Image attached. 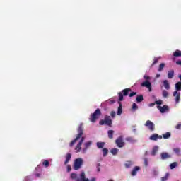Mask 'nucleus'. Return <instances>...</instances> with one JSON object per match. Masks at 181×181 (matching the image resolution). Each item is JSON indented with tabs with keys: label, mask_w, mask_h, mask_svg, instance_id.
Masks as SVG:
<instances>
[{
	"label": "nucleus",
	"mask_w": 181,
	"mask_h": 181,
	"mask_svg": "<svg viewBox=\"0 0 181 181\" xmlns=\"http://www.w3.org/2000/svg\"><path fill=\"white\" fill-rule=\"evenodd\" d=\"M42 165L43 166H45V168H49V165H50V163L49 162V160H44L42 162Z\"/></svg>",
	"instance_id": "32"
},
{
	"label": "nucleus",
	"mask_w": 181,
	"mask_h": 181,
	"mask_svg": "<svg viewBox=\"0 0 181 181\" xmlns=\"http://www.w3.org/2000/svg\"><path fill=\"white\" fill-rule=\"evenodd\" d=\"M175 90L177 93H180L181 91V82H177V83H175Z\"/></svg>",
	"instance_id": "18"
},
{
	"label": "nucleus",
	"mask_w": 181,
	"mask_h": 181,
	"mask_svg": "<svg viewBox=\"0 0 181 181\" xmlns=\"http://www.w3.org/2000/svg\"><path fill=\"white\" fill-rule=\"evenodd\" d=\"M100 125H107V127H111L112 125V120L111 119V117L105 116L104 120H100L99 122Z\"/></svg>",
	"instance_id": "7"
},
{
	"label": "nucleus",
	"mask_w": 181,
	"mask_h": 181,
	"mask_svg": "<svg viewBox=\"0 0 181 181\" xmlns=\"http://www.w3.org/2000/svg\"><path fill=\"white\" fill-rule=\"evenodd\" d=\"M107 135H108V138H110V139H112V138H114V130H109L107 132Z\"/></svg>",
	"instance_id": "25"
},
{
	"label": "nucleus",
	"mask_w": 181,
	"mask_h": 181,
	"mask_svg": "<svg viewBox=\"0 0 181 181\" xmlns=\"http://www.w3.org/2000/svg\"><path fill=\"white\" fill-rule=\"evenodd\" d=\"M139 170H141V168H140L139 166H135V167L132 169V172H131V175H132V176H136V175H137L138 172H139Z\"/></svg>",
	"instance_id": "13"
},
{
	"label": "nucleus",
	"mask_w": 181,
	"mask_h": 181,
	"mask_svg": "<svg viewBox=\"0 0 181 181\" xmlns=\"http://www.w3.org/2000/svg\"><path fill=\"white\" fill-rule=\"evenodd\" d=\"M162 100H159L155 102V104H157V105H162Z\"/></svg>",
	"instance_id": "39"
},
{
	"label": "nucleus",
	"mask_w": 181,
	"mask_h": 181,
	"mask_svg": "<svg viewBox=\"0 0 181 181\" xmlns=\"http://www.w3.org/2000/svg\"><path fill=\"white\" fill-rule=\"evenodd\" d=\"M158 110H159L161 114H165V112H169V106L163 105V107L160 105L157 106Z\"/></svg>",
	"instance_id": "10"
},
{
	"label": "nucleus",
	"mask_w": 181,
	"mask_h": 181,
	"mask_svg": "<svg viewBox=\"0 0 181 181\" xmlns=\"http://www.w3.org/2000/svg\"><path fill=\"white\" fill-rule=\"evenodd\" d=\"M162 95L164 98H168V97H169V92H168L166 90H163Z\"/></svg>",
	"instance_id": "24"
},
{
	"label": "nucleus",
	"mask_w": 181,
	"mask_h": 181,
	"mask_svg": "<svg viewBox=\"0 0 181 181\" xmlns=\"http://www.w3.org/2000/svg\"><path fill=\"white\" fill-rule=\"evenodd\" d=\"M134 95H136V92H132V93L129 95V97H134Z\"/></svg>",
	"instance_id": "44"
},
{
	"label": "nucleus",
	"mask_w": 181,
	"mask_h": 181,
	"mask_svg": "<svg viewBox=\"0 0 181 181\" xmlns=\"http://www.w3.org/2000/svg\"><path fill=\"white\" fill-rule=\"evenodd\" d=\"M35 169L36 170H39V169H40V165H37V167Z\"/></svg>",
	"instance_id": "48"
},
{
	"label": "nucleus",
	"mask_w": 181,
	"mask_h": 181,
	"mask_svg": "<svg viewBox=\"0 0 181 181\" xmlns=\"http://www.w3.org/2000/svg\"><path fill=\"white\" fill-rule=\"evenodd\" d=\"M160 59V57L156 58L154 57V61L153 62V64H151V66H154V64H156V63H158V60H159Z\"/></svg>",
	"instance_id": "37"
},
{
	"label": "nucleus",
	"mask_w": 181,
	"mask_h": 181,
	"mask_svg": "<svg viewBox=\"0 0 181 181\" xmlns=\"http://www.w3.org/2000/svg\"><path fill=\"white\" fill-rule=\"evenodd\" d=\"M173 56H175V57H179L181 56V51L179 49H177L174 53H173Z\"/></svg>",
	"instance_id": "30"
},
{
	"label": "nucleus",
	"mask_w": 181,
	"mask_h": 181,
	"mask_svg": "<svg viewBox=\"0 0 181 181\" xmlns=\"http://www.w3.org/2000/svg\"><path fill=\"white\" fill-rule=\"evenodd\" d=\"M144 161L145 166H148L149 165L148 163V158H144Z\"/></svg>",
	"instance_id": "40"
},
{
	"label": "nucleus",
	"mask_w": 181,
	"mask_h": 181,
	"mask_svg": "<svg viewBox=\"0 0 181 181\" xmlns=\"http://www.w3.org/2000/svg\"><path fill=\"white\" fill-rule=\"evenodd\" d=\"M173 76H175V71L170 70L168 72V78H173Z\"/></svg>",
	"instance_id": "22"
},
{
	"label": "nucleus",
	"mask_w": 181,
	"mask_h": 181,
	"mask_svg": "<svg viewBox=\"0 0 181 181\" xmlns=\"http://www.w3.org/2000/svg\"><path fill=\"white\" fill-rule=\"evenodd\" d=\"M156 78H159V77H160V74H157L156 76Z\"/></svg>",
	"instance_id": "47"
},
{
	"label": "nucleus",
	"mask_w": 181,
	"mask_h": 181,
	"mask_svg": "<svg viewBox=\"0 0 181 181\" xmlns=\"http://www.w3.org/2000/svg\"><path fill=\"white\" fill-rule=\"evenodd\" d=\"M158 151H159V147L158 146H154L151 151L152 156H155L156 153H158Z\"/></svg>",
	"instance_id": "15"
},
{
	"label": "nucleus",
	"mask_w": 181,
	"mask_h": 181,
	"mask_svg": "<svg viewBox=\"0 0 181 181\" xmlns=\"http://www.w3.org/2000/svg\"><path fill=\"white\" fill-rule=\"evenodd\" d=\"M175 104H179L180 103V92L174 91L173 93Z\"/></svg>",
	"instance_id": "11"
},
{
	"label": "nucleus",
	"mask_w": 181,
	"mask_h": 181,
	"mask_svg": "<svg viewBox=\"0 0 181 181\" xmlns=\"http://www.w3.org/2000/svg\"><path fill=\"white\" fill-rule=\"evenodd\" d=\"M163 84L165 90H170V84H169V81L164 80Z\"/></svg>",
	"instance_id": "14"
},
{
	"label": "nucleus",
	"mask_w": 181,
	"mask_h": 181,
	"mask_svg": "<svg viewBox=\"0 0 181 181\" xmlns=\"http://www.w3.org/2000/svg\"><path fill=\"white\" fill-rule=\"evenodd\" d=\"M165 67V64L162 63L160 64L159 68H158V71H162Z\"/></svg>",
	"instance_id": "36"
},
{
	"label": "nucleus",
	"mask_w": 181,
	"mask_h": 181,
	"mask_svg": "<svg viewBox=\"0 0 181 181\" xmlns=\"http://www.w3.org/2000/svg\"><path fill=\"white\" fill-rule=\"evenodd\" d=\"M104 145H105V142H98L96 144V146L98 149H103L104 148Z\"/></svg>",
	"instance_id": "21"
},
{
	"label": "nucleus",
	"mask_w": 181,
	"mask_h": 181,
	"mask_svg": "<svg viewBox=\"0 0 181 181\" xmlns=\"http://www.w3.org/2000/svg\"><path fill=\"white\" fill-rule=\"evenodd\" d=\"M155 103H150L149 105H148V106L149 107H154V105H155Z\"/></svg>",
	"instance_id": "46"
},
{
	"label": "nucleus",
	"mask_w": 181,
	"mask_h": 181,
	"mask_svg": "<svg viewBox=\"0 0 181 181\" xmlns=\"http://www.w3.org/2000/svg\"><path fill=\"white\" fill-rule=\"evenodd\" d=\"M110 115H111L112 118H115V111H112L110 112Z\"/></svg>",
	"instance_id": "43"
},
{
	"label": "nucleus",
	"mask_w": 181,
	"mask_h": 181,
	"mask_svg": "<svg viewBox=\"0 0 181 181\" xmlns=\"http://www.w3.org/2000/svg\"><path fill=\"white\" fill-rule=\"evenodd\" d=\"M151 141H158V134H153L149 138Z\"/></svg>",
	"instance_id": "28"
},
{
	"label": "nucleus",
	"mask_w": 181,
	"mask_h": 181,
	"mask_svg": "<svg viewBox=\"0 0 181 181\" xmlns=\"http://www.w3.org/2000/svg\"><path fill=\"white\" fill-rule=\"evenodd\" d=\"M84 162V160L81 158H76L74 163V170H78L83 165V163Z\"/></svg>",
	"instance_id": "6"
},
{
	"label": "nucleus",
	"mask_w": 181,
	"mask_h": 181,
	"mask_svg": "<svg viewBox=\"0 0 181 181\" xmlns=\"http://www.w3.org/2000/svg\"><path fill=\"white\" fill-rule=\"evenodd\" d=\"M125 140L127 141V142H129V144H136V142H138V141L134 139V137H127Z\"/></svg>",
	"instance_id": "17"
},
{
	"label": "nucleus",
	"mask_w": 181,
	"mask_h": 181,
	"mask_svg": "<svg viewBox=\"0 0 181 181\" xmlns=\"http://www.w3.org/2000/svg\"><path fill=\"white\" fill-rule=\"evenodd\" d=\"M138 110V105L136 103H133L132 107V110L135 112V111Z\"/></svg>",
	"instance_id": "31"
},
{
	"label": "nucleus",
	"mask_w": 181,
	"mask_h": 181,
	"mask_svg": "<svg viewBox=\"0 0 181 181\" xmlns=\"http://www.w3.org/2000/svg\"><path fill=\"white\" fill-rule=\"evenodd\" d=\"M136 103H142L144 101V96L142 95H138L136 98Z\"/></svg>",
	"instance_id": "23"
},
{
	"label": "nucleus",
	"mask_w": 181,
	"mask_h": 181,
	"mask_svg": "<svg viewBox=\"0 0 181 181\" xmlns=\"http://www.w3.org/2000/svg\"><path fill=\"white\" fill-rule=\"evenodd\" d=\"M103 156H107V155H108V149L107 148H103Z\"/></svg>",
	"instance_id": "34"
},
{
	"label": "nucleus",
	"mask_w": 181,
	"mask_h": 181,
	"mask_svg": "<svg viewBox=\"0 0 181 181\" xmlns=\"http://www.w3.org/2000/svg\"><path fill=\"white\" fill-rule=\"evenodd\" d=\"M118 152H119V149L118 148H112L110 150V153H112V155H117L118 153Z\"/></svg>",
	"instance_id": "26"
},
{
	"label": "nucleus",
	"mask_w": 181,
	"mask_h": 181,
	"mask_svg": "<svg viewBox=\"0 0 181 181\" xmlns=\"http://www.w3.org/2000/svg\"><path fill=\"white\" fill-rule=\"evenodd\" d=\"M107 103L109 104H114V103H115V100H114V99H110L109 100H107Z\"/></svg>",
	"instance_id": "41"
},
{
	"label": "nucleus",
	"mask_w": 181,
	"mask_h": 181,
	"mask_svg": "<svg viewBox=\"0 0 181 181\" xmlns=\"http://www.w3.org/2000/svg\"><path fill=\"white\" fill-rule=\"evenodd\" d=\"M83 124H81L78 129V134L76 137L70 143L69 146H73L75 145L76 142L77 144L75 146V151L76 153H78V152H81V153H87V151L88 148L93 145L92 141H88L83 144V146L81 148V145H83V143L84 142L85 138L83 137Z\"/></svg>",
	"instance_id": "1"
},
{
	"label": "nucleus",
	"mask_w": 181,
	"mask_h": 181,
	"mask_svg": "<svg viewBox=\"0 0 181 181\" xmlns=\"http://www.w3.org/2000/svg\"><path fill=\"white\" fill-rule=\"evenodd\" d=\"M170 132H168L165 134H163V137L164 139H169L170 138Z\"/></svg>",
	"instance_id": "29"
},
{
	"label": "nucleus",
	"mask_w": 181,
	"mask_h": 181,
	"mask_svg": "<svg viewBox=\"0 0 181 181\" xmlns=\"http://www.w3.org/2000/svg\"><path fill=\"white\" fill-rule=\"evenodd\" d=\"M115 144L119 148H124V146H125V142H124V138L122 136H119L115 140Z\"/></svg>",
	"instance_id": "8"
},
{
	"label": "nucleus",
	"mask_w": 181,
	"mask_h": 181,
	"mask_svg": "<svg viewBox=\"0 0 181 181\" xmlns=\"http://www.w3.org/2000/svg\"><path fill=\"white\" fill-rule=\"evenodd\" d=\"M143 78L146 81L141 83V87H146L151 93V91H152V83H151V81H149V80H151V77L144 75Z\"/></svg>",
	"instance_id": "4"
},
{
	"label": "nucleus",
	"mask_w": 181,
	"mask_h": 181,
	"mask_svg": "<svg viewBox=\"0 0 181 181\" xmlns=\"http://www.w3.org/2000/svg\"><path fill=\"white\" fill-rule=\"evenodd\" d=\"M177 166V163L174 162L170 165V169H175Z\"/></svg>",
	"instance_id": "33"
},
{
	"label": "nucleus",
	"mask_w": 181,
	"mask_h": 181,
	"mask_svg": "<svg viewBox=\"0 0 181 181\" xmlns=\"http://www.w3.org/2000/svg\"><path fill=\"white\" fill-rule=\"evenodd\" d=\"M71 179H73L75 181H90V180L86 177V173L82 171L79 176L76 173H71Z\"/></svg>",
	"instance_id": "3"
},
{
	"label": "nucleus",
	"mask_w": 181,
	"mask_h": 181,
	"mask_svg": "<svg viewBox=\"0 0 181 181\" xmlns=\"http://www.w3.org/2000/svg\"><path fill=\"white\" fill-rule=\"evenodd\" d=\"M176 64H178L179 66H181V60L177 61Z\"/></svg>",
	"instance_id": "45"
},
{
	"label": "nucleus",
	"mask_w": 181,
	"mask_h": 181,
	"mask_svg": "<svg viewBox=\"0 0 181 181\" xmlns=\"http://www.w3.org/2000/svg\"><path fill=\"white\" fill-rule=\"evenodd\" d=\"M68 170H69V172H70V168H68Z\"/></svg>",
	"instance_id": "54"
},
{
	"label": "nucleus",
	"mask_w": 181,
	"mask_h": 181,
	"mask_svg": "<svg viewBox=\"0 0 181 181\" xmlns=\"http://www.w3.org/2000/svg\"><path fill=\"white\" fill-rule=\"evenodd\" d=\"M124 166L127 169H129V168L134 166V162L132 161H127L125 163H124Z\"/></svg>",
	"instance_id": "19"
},
{
	"label": "nucleus",
	"mask_w": 181,
	"mask_h": 181,
	"mask_svg": "<svg viewBox=\"0 0 181 181\" xmlns=\"http://www.w3.org/2000/svg\"><path fill=\"white\" fill-rule=\"evenodd\" d=\"M35 176H37V177H39L40 176V174L37 173V174L35 175Z\"/></svg>",
	"instance_id": "50"
},
{
	"label": "nucleus",
	"mask_w": 181,
	"mask_h": 181,
	"mask_svg": "<svg viewBox=\"0 0 181 181\" xmlns=\"http://www.w3.org/2000/svg\"><path fill=\"white\" fill-rule=\"evenodd\" d=\"M144 127H147L149 131H155V123L151 120H147L144 124Z\"/></svg>",
	"instance_id": "9"
},
{
	"label": "nucleus",
	"mask_w": 181,
	"mask_h": 181,
	"mask_svg": "<svg viewBox=\"0 0 181 181\" xmlns=\"http://www.w3.org/2000/svg\"><path fill=\"white\" fill-rule=\"evenodd\" d=\"M174 153H175V155H177V156H180L181 155V148L179 147L177 148H174L173 149Z\"/></svg>",
	"instance_id": "16"
},
{
	"label": "nucleus",
	"mask_w": 181,
	"mask_h": 181,
	"mask_svg": "<svg viewBox=\"0 0 181 181\" xmlns=\"http://www.w3.org/2000/svg\"><path fill=\"white\" fill-rule=\"evenodd\" d=\"M172 155L169 154L168 152H163L160 153V159L162 160H166V159H170Z\"/></svg>",
	"instance_id": "12"
},
{
	"label": "nucleus",
	"mask_w": 181,
	"mask_h": 181,
	"mask_svg": "<svg viewBox=\"0 0 181 181\" xmlns=\"http://www.w3.org/2000/svg\"><path fill=\"white\" fill-rule=\"evenodd\" d=\"M169 177V173H167L164 177L161 178L162 181H166L168 180V178Z\"/></svg>",
	"instance_id": "35"
},
{
	"label": "nucleus",
	"mask_w": 181,
	"mask_h": 181,
	"mask_svg": "<svg viewBox=\"0 0 181 181\" xmlns=\"http://www.w3.org/2000/svg\"><path fill=\"white\" fill-rule=\"evenodd\" d=\"M129 91H131L130 88H126L122 90V92L119 93V107L117 109V115H121L122 114V104L121 103V101H123L124 100V95L127 96L128 95Z\"/></svg>",
	"instance_id": "2"
},
{
	"label": "nucleus",
	"mask_w": 181,
	"mask_h": 181,
	"mask_svg": "<svg viewBox=\"0 0 181 181\" xmlns=\"http://www.w3.org/2000/svg\"><path fill=\"white\" fill-rule=\"evenodd\" d=\"M97 168V172H101V164L98 163L96 165Z\"/></svg>",
	"instance_id": "38"
},
{
	"label": "nucleus",
	"mask_w": 181,
	"mask_h": 181,
	"mask_svg": "<svg viewBox=\"0 0 181 181\" xmlns=\"http://www.w3.org/2000/svg\"><path fill=\"white\" fill-rule=\"evenodd\" d=\"M66 160L64 162V165H67L69 162H70V160L71 159V153H68L66 156Z\"/></svg>",
	"instance_id": "20"
},
{
	"label": "nucleus",
	"mask_w": 181,
	"mask_h": 181,
	"mask_svg": "<svg viewBox=\"0 0 181 181\" xmlns=\"http://www.w3.org/2000/svg\"><path fill=\"white\" fill-rule=\"evenodd\" d=\"M175 129H181V123H178V124L175 126Z\"/></svg>",
	"instance_id": "42"
},
{
	"label": "nucleus",
	"mask_w": 181,
	"mask_h": 181,
	"mask_svg": "<svg viewBox=\"0 0 181 181\" xmlns=\"http://www.w3.org/2000/svg\"><path fill=\"white\" fill-rule=\"evenodd\" d=\"M90 181H95V177H93Z\"/></svg>",
	"instance_id": "51"
},
{
	"label": "nucleus",
	"mask_w": 181,
	"mask_h": 181,
	"mask_svg": "<svg viewBox=\"0 0 181 181\" xmlns=\"http://www.w3.org/2000/svg\"><path fill=\"white\" fill-rule=\"evenodd\" d=\"M158 139H162V136L158 135Z\"/></svg>",
	"instance_id": "49"
},
{
	"label": "nucleus",
	"mask_w": 181,
	"mask_h": 181,
	"mask_svg": "<svg viewBox=\"0 0 181 181\" xmlns=\"http://www.w3.org/2000/svg\"><path fill=\"white\" fill-rule=\"evenodd\" d=\"M133 132H136V129H133Z\"/></svg>",
	"instance_id": "52"
},
{
	"label": "nucleus",
	"mask_w": 181,
	"mask_h": 181,
	"mask_svg": "<svg viewBox=\"0 0 181 181\" xmlns=\"http://www.w3.org/2000/svg\"><path fill=\"white\" fill-rule=\"evenodd\" d=\"M101 115V110L100 109H97L93 114L90 115V117L89 118L90 122H95L97 119L100 118Z\"/></svg>",
	"instance_id": "5"
},
{
	"label": "nucleus",
	"mask_w": 181,
	"mask_h": 181,
	"mask_svg": "<svg viewBox=\"0 0 181 181\" xmlns=\"http://www.w3.org/2000/svg\"><path fill=\"white\" fill-rule=\"evenodd\" d=\"M145 155H148V151H146Z\"/></svg>",
	"instance_id": "53"
},
{
	"label": "nucleus",
	"mask_w": 181,
	"mask_h": 181,
	"mask_svg": "<svg viewBox=\"0 0 181 181\" xmlns=\"http://www.w3.org/2000/svg\"><path fill=\"white\" fill-rule=\"evenodd\" d=\"M151 175H153V176H158V175H159V171H158V169L156 168H153L151 170Z\"/></svg>",
	"instance_id": "27"
}]
</instances>
